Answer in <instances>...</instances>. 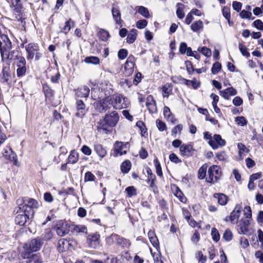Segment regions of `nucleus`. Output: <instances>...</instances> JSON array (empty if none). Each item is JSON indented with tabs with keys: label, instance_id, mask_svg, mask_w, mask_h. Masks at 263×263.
<instances>
[{
	"label": "nucleus",
	"instance_id": "nucleus-16",
	"mask_svg": "<svg viewBox=\"0 0 263 263\" xmlns=\"http://www.w3.org/2000/svg\"><path fill=\"white\" fill-rule=\"evenodd\" d=\"M77 112L76 116L79 118H83L87 112L86 105L81 100H77L76 102Z\"/></svg>",
	"mask_w": 263,
	"mask_h": 263
},
{
	"label": "nucleus",
	"instance_id": "nucleus-31",
	"mask_svg": "<svg viewBox=\"0 0 263 263\" xmlns=\"http://www.w3.org/2000/svg\"><path fill=\"white\" fill-rule=\"evenodd\" d=\"M208 165L205 163L203 164L198 171V179L202 180L205 178L206 171H207Z\"/></svg>",
	"mask_w": 263,
	"mask_h": 263
},
{
	"label": "nucleus",
	"instance_id": "nucleus-48",
	"mask_svg": "<svg viewBox=\"0 0 263 263\" xmlns=\"http://www.w3.org/2000/svg\"><path fill=\"white\" fill-rule=\"evenodd\" d=\"M146 171L147 174V179L146 180V182L149 183L150 181H153L154 180L156 179V176L153 173L151 169L149 167H147L146 168Z\"/></svg>",
	"mask_w": 263,
	"mask_h": 263
},
{
	"label": "nucleus",
	"instance_id": "nucleus-34",
	"mask_svg": "<svg viewBox=\"0 0 263 263\" xmlns=\"http://www.w3.org/2000/svg\"><path fill=\"white\" fill-rule=\"evenodd\" d=\"M98 35L100 40L106 41L110 37V34L107 30L101 29L98 33Z\"/></svg>",
	"mask_w": 263,
	"mask_h": 263
},
{
	"label": "nucleus",
	"instance_id": "nucleus-27",
	"mask_svg": "<svg viewBox=\"0 0 263 263\" xmlns=\"http://www.w3.org/2000/svg\"><path fill=\"white\" fill-rule=\"evenodd\" d=\"M21 1L22 0H13L12 2V5L14 7V12L17 15H20L23 8Z\"/></svg>",
	"mask_w": 263,
	"mask_h": 263
},
{
	"label": "nucleus",
	"instance_id": "nucleus-36",
	"mask_svg": "<svg viewBox=\"0 0 263 263\" xmlns=\"http://www.w3.org/2000/svg\"><path fill=\"white\" fill-rule=\"evenodd\" d=\"M138 12L145 18H148L150 17V14L148 9L144 6H140L137 7Z\"/></svg>",
	"mask_w": 263,
	"mask_h": 263
},
{
	"label": "nucleus",
	"instance_id": "nucleus-18",
	"mask_svg": "<svg viewBox=\"0 0 263 263\" xmlns=\"http://www.w3.org/2000/svg\"><path fill=\"white\" fill-rule=\"evenodd\" d=\"M21 256L24 259H26V263H42L41 257L37 254H34L33 252L30 253L25 257L24 253H21Z\"/></svg>",
	"mask_w": 263,
	"mask_h": 263
},
{
	"label": "nucleus",
	"instance_id": "nucleus-1",
	"mask_svg": "<svg viewBox=\"0 0 263 263\" xmlns=\"http://www.w3.org/2000/svg\"><path fill=\"white\" fill-rule=\"evenodd\" d=\"M120 116L116 111H112L106 114L102 119H101L97 125L98 132L103 131L105 134L111 132V128L116 126L119 121Z\"/></svg>",
	"mask_w": 263,
	"mask_h": 263
},
{
	"label": "nucleus",
	"instance_id": "nucleus-28",
	"mask_svg": "<svg viewBox=\"0 0 263 263\" xmlns=\"http://www.w3.org/2000/svg\"><path fill=\"white\" fill-rule=\"evenodd\" d=\"M19 208L24 212V214L27 215L29 218H30V216L32 217L33 216V208L21 205V206H19Z\"/></svg>",
	"mask_w": 263,
	"mask_h": 263
},
{
	"label": "nucleus",
	"instance_id": "nucleus-4",
	"mask_svg": "<svg viewBox=\"0 0 263 263\" xmlns=\"http://www.w3.org/2000/svg\"><path fill=\"white\" fill-rule=\"evenodd\" d=\"M0 52L2 60L5 59L12 60V52H10L11 49V42L6 35H2L0 36ZM14 53V51H13Z\"/></svg>",
	"mask_w": 263,
	"mask_h": 263
},
{
	"label": "nucleus",
	"instance_id": "nucleus-11",
	"mask_svg": "<svg viewBox=\"0 0 263 263\" xmlns=\"http://www.w3.org/2000/svg\"><path fill=\"white\" fill-rule=\"evenodd\" d=\"M3 156L5 159L12 162L15 165H17V155L10 147H7L4 150Z\"/></svg>",
	"mask_w": 263,
	"mask_h": 263
},
{
	"label": "nucleus",
	"instance_id": "nucleus-14",
	"mask_svg": "<svg viewBox=\"0 0 263 263\" xmlns=\"http://www.w3.org/2000/svg\"><path fill=\"white\" fill-rule=\"evenodd\" d=\"M100 235L98 233L88 235L87 237V243L89 247L97 248L99 245Z\"/></svg>",
	"mask_w": 263,
	"mask_h": 263
},
{
	"label": "nucleus",
	"instance_id": "nucleus-25",
	"mask_svg": "<svg viewBox=\"0 0 263 263\" xmlns=\"http://www.w3.org/2000/svg\"><path fill=\"white\" fill-rule=\"evenodd\" d=\"M29 219V218L24 214L17 215L15 218V222L16 224L20 226H24L27 222V220Z\"/></svg>",
	"mask_w": 263,
	"mask_h": 263
},
{
	"label": "nucleus",
	"instance_id": "nucleus-15",
	"mask_svg": "<svg viewBox=\"0 0 263 263\" xmlns=\"http://www.w3.org/2000/svg\"><path fill=\"white\" fill-rule=\"evenodd\" d=\"M111 13L116 25L122 27L123 21L121 20V13L119 7L113 6L111 8Z\"/></svg>",
	"mask_w": 263,
	"mask_h": 263
},
{
	"label": "nucleus",
	"instance_id": "nucleus-23",
	"mask_svg": "<svg viewBox=\"0 0 263 263\" xmlns=\"http://www.w3.org/2000/svg\"><path fill=\"white\" fill-rule=\"evenodd\" d=\"M241 213V206L237 204L236 205L235 209L231 213L230 215V221L233 222L235 220H236V222L238 221V218L240 217Z\"/></svg>",
	"mask_w": 263,
	"mask_h": 263
},
{
	"label": "nucleus",
	"instance_id": "nucleus-33",
	"mask_svg": "<svg viewBox=\"0 0 263 263\" xmlns=\"http://www.w3.org/2000/svg\"><path fill=\"white\" fill-rule=\"evenodd\" d=\"M176 15L177 17L179 19H182L185 15V14L183 12V8L184 7V5L182 3H178L176 5Z\"/></svg>",
	"mask_w": 263,
	"mask_h": 263
},
{
	"label": "nucleus",
	"instance_id": "nucleus-24",
	"mask_svg": "<svg viewBox=\"0 0 263 263\" xmlns=\"http://www.w3.org/2000/svg\"><path fill=\"white\" fill-rule=\"evenodd\" d=\"M213 197L216 199L218 203L221 205H224L228 202V197L223 193H215Z\"/></svg>",
	"mask_w": 263,
	"mask_h": 263
},
{
	"label": "nucleus",
	"instance_id": "nucleus-32",
	"mask_svg": "<svg viewBox=\"0 0 263 263\" xmlns=\"http://www.w3.org/2000/svg\"><path fill=\"white\" fill-rule=\"evenodd\" d=\"M132 166L131 162L129 160H125L123 161L121 166V171L122 173L126 174L130 171Z\"/></svg>",
	"mask_w": 263,
	"mask_h": 263
},
{
	"label": "nucleus",
	"instance_id": "nucleus-17",
	"mask_svg": "<svg viewBox=\"0 0 263 263\" xmlns=\"http://www.w3.org/2000/svg\"><path fill=\"white\" fill-rule=\"evenodd\" d=\"M146 106L151 114H155L157 112L156 103L152 95H148L146 98Z\"/></svg>",
	"mask_w": 263,
	"mask_h": 263
},
{
	"label": "nucleus",
	"instance_id": "nucleus-64",
	"mask_svg": "<svg viewBox=\"0 0 263 263\" xmlns=\"http://www.w3.org/2000/svg\"><path fill=\"white\" fill-rule=\"evenodd\" d=\"M96 177L95 175L90 172H87L85 175L84 180L85 181H93Z\"/></svg>",
	"mask_w": 263,
	"mask_h": 263
},
{
	"label": "nucleus",
	"instance_id": "nucleus-58",
	"mask_svg": "<svg viewBox=\"0 0 263 263\" xmlns=\"http://www.w3.org/2000/svg\"><path fill=\"white\" fill-rule=\"evenodd\" d=\"M128 54V51L126 49H121L118 52V58L120 60L125 59Z\"/></svg>",
	"mask_w": 263,
	"mask_h": 263
},
{
	"label": "nucleus",
	"instance_id": "nucleus-45",
	"mask_svg": "<svg viewBox=\"0 0 263 263\" xmlns=\"http://www.w3.org/2000/svg\"><path fill=\"white\" fill-rule=\"evenodd\" d=\"M71 24L72 26L73 27L74 23V22L72 21V20L70 18L68 21L65 22V26L63 28V32H64L65 33H68L71 29Z\"/></svg>",
	"mask_w": 263,
	"mask_h": 263
},
{
	"label": "nucleus",
	"instance_id": "nucleus-53",
	"mask_svg": "<svg viewBox=\"0 0 263 263\" xmlns=\"http://www.w3.org/2000/svg\"><path fill=\"white\" fill-rule=\"evenodd\" d=\"M18 68L16 70V74L18 77H22L25 75L26 72V66H22L18 65Z\"/></svg>",
	"mask_w": 263,
	"mask_h": 263
},
{
	"label": "nucleus",
	"instance_id": "nucleus-38",
	"mask_svg": "<svg viewBox=\"0 0 263 263\" xmlns=\"http://www.w3.org/2000/svg\"><path fill=\"white\" fill-rule=\"evenodd\" d=\"M84 62L88 64L98 65L100 63V59L97 57L89 56L85 58Z\"/></svg>",
	"mask_w": 263,
	"mask_h": 263
},
{
	"label": "nucleus",
	"instance_id": "nucleus-7",
	"mask_svg": "<svg viewBox=\"0 0 263 263\" xmlns=\"http://www.w3.org/2000/svg\"><path fill=\"white\" fill-rule=\"evenodd\" d=\"M71 224L66 221L60 220L57 222L54 229L57 235L62 237L67 234L70 231H72Z\"/></svg>",
	"mask_w": 263,
	"mask_h": 263
},
{
	"label": "nucleus",
	"instance_id": "nucleus-26",
	"mask_svg": "<svg viewBox=\"0 0 263 263\" xmlns=\"http://www.w3.org/2000/svg\"><path fill=\"white\" fill-rule=\"evenodd\" d=\"M175 190L174 195L182 203H185L187 199L183 194L180 189L176 185H174Z\"/></svg>",
	"mask_w": 263,
	"mask_h": 263
},
{
	"label": "nucleus",
	"instance_id": "nucleus-54",
	"mask_svg": "<svg viewBox=\"0 0 263 263\" xmlns=\"http://www.w3.org/2000/svg\"><path fill=\"white\" fill-rule=\"evenodd\" d=\"M196 257L200 263H205L207 259L206 256L203 255L201 251H198L196 254Z\"/></svg>",
	"mask_w": 263,
	"mask_h": 263
},
{
	"label": "nucleus",
	"instance_id": "nucleus-51",
	"mask_svg": "<svg viewBox=\"0 0 263 263\" xmlns=\"http://www.w3.org/2000/svg\"><path fill=\"white\" fill-rule=\"evenodd\" d=\"M235 122L240 126H243L248 123V121L243 116H239L235 118Z\"/></svg>",
	"mask_w": 263,
	"mask_h": 263
},
{
	"label": "nucleus",
	"instance_id": "nucleus-42",
	"mask_svg": "<svg viewBox=\"0 0 263 263\" xmlns=\"http://www.w3.org/2000/svg\"><path fill=\"white\" fill-rule=\"evenodd\" d=\"M123 143L122 142L116 141L114 145V152L115 156H118L120 153L122 151Z\"/></svg>",
	"mask_w": 263,
	"mask_h": 263
},
{
	"label": "nucleus",
	"instance_id": "nucleus-21",
	"mask_svg": "<svg viewBox=\"0 0 263 263\" xmlns=\"http://www.w3.org/2000/svg\"><path fill=\"white\" fill-rule=\"evenodd\" d=\"M89 87L87 86H83L76 90V95L78 97L87 98L89 96Z\"/></svg>",
	"mask_w": 263,
	"mask_h": 263
},
{
	"label": "nucleus",
	"instance_id": "nucleus-43",
	"mask_svg": "<svg viewBox=\"0 0 263 263\" xmlns=\"http://www.w3.org/2000/svg\"><path fill=\"white\" fill-rule=\"evenodd\" d=\"M239 49L243 56L248 58L250 56V53L248 51L247 48L244 46L242 43H239L238 44Z\"/></svg>",
	"mask_w": 263,
	"mask_h": 263
},
{
	"label": "nucleus",
	"instance_id": "nucleus-40",
	"mask_svg": "<svg viewBox=\"0 0 263 263\" xmlns=\"http://www.w3.org/2000/svg\"><path fill=\"white\" fill-rule=\"evenodd\" d=\"M72 231L77 233H87V228L85 226L82 225H74L71 224Z\"/></svg>",
	"mask_w": 263,
	"mask_h": 263
},
{
	"label": "nucleus",
	"instance_id": "nucleus-2",
	"mask_svg": "<svg viewBox=\"0 0 263 263\" xmlns=\"http://www.w3.org/2000/svg\"><path fill=\"white\" fill-rule=\"evenodd\" d=\"M110 87L111 85L109 84V85H106V90L103 87L99 89V91L101 90L100 93H104L105 97L94 103L95 109L100 113L105 112L110 108L111 105H113V99L110 96L112 90Z\"/></svg>",
	"mask_w": 263,
	"mask_h": 263
},
{
	"label": "nucleus",
	"instance_id": "nucleus-47",
	"mask_svg": "<svg viewBox=\"0 0 263 263\" xmlns=\"http://www.w3.org/2000/svg\"><path fill=\"white\" fill-rule=\"evenodd\" d=\"M154 163L155 164L156 173L158 176L161 177L163 175V173L161 170V166L158 160L156 158L154 160Z\"/></svg>",
	"mask_w": 263,
	"mask_h": 263
},
{
	"label": "nucleus",
	"instance_id": "nucleus-39",
	"mask_svg": "<svg viewBox=\"0 0 263 263\" xmlns=\"http://www.w3.org/2000/svg\"><path fill=\"white\" fill-rule=\"evenodd\" d=\"M135 64H132L126 62L124 65V69L125 71V74L126 76H130L134 71V67Z\"/></svg>",
	"mask_w": 263,
	"mask_h": 263
},
{
	"label": "nucleus",
	"instance_id": "nucleus-37",
	"mask_svg": "<svg viewBox=\"0 0 263 263\" xmlns=\"http://www.w3.org/2000/svg\"><path fill=\"white\" fill-rule=\"evenodd\" d=\"M78 160V154L73 150L70 152V154L68 158V162L69 163H76Z\"/></svg>",
	"mask_w": 263,
	"mask_h": 263
},
{
	"label": "nucleus",
	"instance_id": "nucleus-3",
	"mask_svg": "<svg viewBox=\"0 0 263 263\" xmlns=\"http://www.w3.org/2000/svg\"><path fill=\"white\" fill-rule=\"evenodd\" d=\"M43 239L40 237L30 239L23 246V250L21 253H24V255L26 256L30 254L31 252L39 251L43 245Z\"/></svg>",
	"mask_w": 263,
	"mask_h": 263
},
{
	"label": "nucleus",
	"instance_id": "nucleus-59",
	"mask_svg": "<svg viewBox=\"0 0 263 263\" xmlns=\"http://www.w3.org/2000/svg\"><path fill=\"white\" fill-rule=\"evenodd\" d=\"M187 215L185 218L187 220L188 223L193 228H195L198 225V223L194 219L190 218L191 215L189 213H187Z\"/></svg>",
	"mask_w": 263,
	"mask_h": 263
},
{
	"label": "nucleus",
	"instance_id": "nucleus-49",
	"mask_svg": "<svg viewBox=\"0 0 263 263\" xmlns=\"http://www.w3.org/2000/svg\"><path fill=\"white\" fill-rule=\"evenodd\" d=\"M198 51L207 57H211L212 54L211 50L206 47H199L198 48Z\"/></svg>",
	"mask_w": 263,
	"mask_h": 263
},
{
	"label": "nucleus",
	"instance_id": "nucleus-55",
	"mask_svg": "<svg viewBox=\"0 0 263 263\" xmlns=\"http://www.w3.org/2000/svg\"><path fill=\"white\" fill-rule=\"evenodd\" d=\"M237 147L239 149V155L241 156L244 153H248L249 149H247L245 144L242 143H238L237 144Z\"/></svg>",
	"mask_w": 263,
	"mask_h": 263
},
{
	"label": "nucleus",
	"instance_id": "nucleus-22",
	"mask_svg": "<svg viewBox=\"0 0 263 263\" xmlns=\"http://www.w3.org/2000/svg\"><path fill=\"white\" fill-rule=\"evenodd\" d=\"M43 91L46 99L50 101L52 100L54 95V91L51 89L48 84H44L43 85Z\"/></svg>",
	"mask_w": 263,
	"mask_h": 263
},
{
	"label": "nucleus",
	"instance_id": "nucleus-30",
	"mask_svg": "<svg viewBox=\"0 0 263 263\" xmlns=\"http://www.w3.org/2000/svg\"><path fill=\"white\" fill-rule=\"evenodd\" d=\"M137 30L134 29H132L130 31V33L128 34L126 38V42L128 44L133 43L137 39Z\"/></svg>",
	"mask_w": 263,
	"mask_h": 263
},
{
	"label": "nucleus",
	"instance_id": "nucleus-9",
	"mask_svg": "<svg viewBox=\"0 0 263 263\" xmlns=\"http://www.w3.org/2000/svg\"><path fill=\"white\" fill-rule=\"evenodd\" d=\"M0 82L6 84L9 87L11 85L12 83V74L9 66H4L3 67Z\"/></svg>",
	"mask_w": 263,
	"mask_h": 263
},
{
	"label": "nucleus",
	"instance_id": "nucleus-6",
	"mask_svg": "<svg viewBox=\"0 0 263 263\" xmlns=\"http://www.w3.org/2000/svg\"><path fill=\"white\" fill-rule=\"evenodd\" d=\"M107 242L110 245L115 243L122 249L128 248L130 246V242L128 239L115 233L111 234L107 238Z\"/></svg>",
	"mask_w": 263,
	"mask_h": 263
},
{
	"label": "nucleus",
	"instance_id": "nucleus-41",
	"mask_svg": "<svg viewBox=\"0 0 263 263\" xmlns=\"http://www.w3.org/2000/svg\"><path fill=\"white\" fill-rule=\"evenodd\" d=\"M52 236V231L50 229H48L45 230L44 233L40 237L43 239L44 242V240L48 241L51 239Z\"/></svg>",
	"mask_w": 263,
	"mask_h": 263
},
{
	"label": "nucleus",
	"instance_id": "nucleus-13",
	"mask_svg": "<svg viewBox=\"0 0 263 263\" xmlns=\"http://www.w3.org/2000/svg\"><path fill=\"white\" fill-rule=\"evenodd\" d=\"M250 225L249 219L241 218L238 225V232L240 234L247 235L249 231V227Z\"/></svg>",
	"mask_w": 263,
	"mask_h": 263
},
{
	"label": "nucleus",
	"instance_id": "nucleus-46",
	"mask_svg": "<svg viewBox=\"0 0 263 263\" xmlns=\"http://www.w3.org/2000/svg\"><path fill=\"white\" fill-rule=\"evenodd\" d=\"M221 69V64L218 62H215L213 64L212 67L211 68L212 73L214 74H217L220 71Z\"/></svg>",
	"mask_w": 263,
	"mask_h": 263
},
{
	"label": "nucleus",
	"instance_id": "nucleus-29",
	"mask_svg": "<svg viewBox=\"0 0 263 263\" xmlns=\"http://www.w3.org/2000/svg\"><path fill=\"white\" fill-rule=\"evenodd\" d=\"M95 151L101 158L104 157L107 153L106 149L100 144L95 145Z\"/></svg>",
	"mask_w": 263,
	"mask_h": 263
},
{
	"label": "nucleus",
	"instance_id": "nucleus-63",
	"mask_svg": "<svg viewBox=\"0 0 263 263\" xmlns=\"http://www.w3.org/2000/svg\"><path fill=\"white\" fill-rule=\"evenodd\" d=\"M147 25V21L146 20H140L137 21L136 26L138 29L144 28Z\"/></svg>",
	"mask_w": 263,
	"mask_h": 263
},
{
	"label": "nucleus",
	"instance_id": "nucleus-57",
	"mask_svg": "<svg viewBox=\"0 0 263 263\" xmlns=\"http://www.w3.org/2000/svg\"><path fill=\"white\" fill-rule=\"evenodd\" d=\"M183 129V126L181 124H178L175 126L172 130V136L174 137H176L178 133H180Z\"/></svg>",
	"mask_w": 263,
	"mask_h": 263
},
{
	"label": "nucleus",
	"instance_id": "nucleus-61",
	"mask_svg": "<svg viewBox=\"0 0 263 263\" xmlns=\"http://www.w3.org/2000/svg\"><path fill=\"white\" fill-rule=\"evenodd\" d=\"M244 215L245 217H243L242 218L248 219L250 220L252 219V211L250 206H248L245 207Z\"/></svg>",
	"mask_w": 263,
	"mask_h": 263
},
{
	"label": "nucleus",
	"instance_id": "nucleus-60",
	"mask_svg": "<svg viewBox=\"0 0 263 263\" xmlns=\"http://www.w3.org/2000/svg\"><path fill=\"white\" fill-rule=\"evenodd\" d=\"M157 127L160 132H163L166 129V126L164 122L159 119L156 121Z\"/></svg>",
	"mask_w": 263,
	"mask_h": 263
},
{
	"label": "nucleus",
	"instance_id": "nucleus-56",
	"mask_svg": "<svg viewBox=\"0 0 263 263\" xmlns=\"http://www.w3.org/2000/svg\"><path fill=\"white\" fill-rule=\"evenodd\" d=\"M125 191L127 193V196L129 197L135 196L137 194L136 189L133 186H130L126 188Z\"/></svg>",
	"mask_w": 263,
	"mask_h": 263
},
{
	"label": "nucleus",
	"instance_id": "nucleus-35",
	"mask_svg": "<svg viewBox=\"0 0 263 263\" xmlns=\"http://www.w3.org/2000/svg\"><path fill=\"white\" fill-rule=\"evenodd\" d=\"M203 27V22L201 20L194 22L191 25V28L193 31L198 32Z\"/></svg>",
	"mask_w": 263,
	"mask_h": 263
},
{
	"label": "nucleus",
	"instance_id": "nucleus-8",
	"mask_svg": "<svg viewBox=\"0 0 263 263\" xmlns=\"http://www.w3.org/2000/svg\"><path fill=\"white\" fill-rule=\"evenodd\" d=\"M27 52V58L28 60L32 59L35 55L36 61L39 60L42 56V54L39 52V46L37 44L29 43L25 46Z\"/></svg>",
	"mask_w": 263,
	"mask_h": 263
},
{
	"label": "nucleus",
	"instance_id": "nucleus-19",
	"mask_svg": "<svg viewBox=\"0 0 263 263\" xmlns=\"http://www.w3.org/2000/svg\"><path fill=\"white\" fill-rule=\"evenodd\" d=\"M194 149L192 144H182L180 147V154L186 157L192 156L194 153Z\"/></svg>",
	"mask_w": 263,
	"mask_h": 263
},
{
	"label": "nucleus",
	"instance_id": "nucleus-44",
	"mask_svg": "<svg viewBox=\"0 0 263 263\" xmlns=\"http://www.w3.org/2000/svg\"><path fill=\"white\" fill-rule=\"evenodd\" d=\"M239 15L241 18H248L251 19L252 20H254L255 18L254 17H252V14L251 12L249 11H247L246 10H242L240 14Z\"/></svg>",
	"mask_w": 263,
	"mask_h": 263
},
{
	"label": "nucleus",
	"instance_id": "nucleus-52",
	"mask_svg": "<svg viewBox=\"0 0 263 263\" xmlns=\"http://www.w3.org/2000/svg\"><path fill=\"white\" fill-rule=\"evenodd\" d=\"M223 16L228 20L229 24H230L231 14L230 9L228 7H224L222 9Z\"/></svg>",
	"mask_w": 263,
	"mask_h": 263
},
{
	"label": "nucleus",
	"instance_id": "nucleus-12",
	"mask_svg": "<svg viewBox=\"0 0 263 263\" xmlns=\"http://www.w3.org/2000/svg\"><path fill=\"white\" fill-rule=\"evenodd\" d=\"M17 204L19 206H21V205H22L30 206L33 208H37L38 206V202L36 200L27 197L17 199Z\"/></svg>",
	"mask_w": 263,
	"mask_h": 263
},
{
	"label": "nucleus",
	"instance_id": "nucleus-5",
	"mask_svg": "<svg viewBox=\"0 0 263 263\" xmlns=\"http://www.w3.org/2000/svg\"><path fill=\"white\" fill-rule=\"evenodd\" d=\"M208 177L206 178L207 182L214 184L218 181L222 175L221 168L216 165L210 166L208 171Z\"/></svg>",
	"mask_w": 263,
	"mask_h": 263
},
{
	"label": "nucleus",
	"instance_id": "nucleus-50",
	"mask_svg": "<svg viewBox=\"0 0 263 263\" xmlns=\"http://www.w3.org/2000/svg\"><path fill=\"white\" fill-rule=\"evenodd\" d=\"M211 235L213 241L217 242L220 239V234L218 231L215 228H213L211 230Z\"/></svg>",
	"mask_w": 263,
	"mask_h": 263
},
{
	"label": "nucleus",
	"instance_id": "nucleus-20",
	"mask_svg": "<svg viewBox=\"0 0 263 263\" xmlns=\"http://www.w3.org/2000/svg\"><path fill=\"white\" fill-rule=\"evenodd\" d=\"M112 99H113V106L114 108L115 109H121L123 108V106L122 104V100L124 101L125 98H123L121 95H117L115 96H111Z\"/></svg>",
	"mask_w": 263,
	"mask_h": 263
},
{
	"label": "nucleus",
	"instance_id": "nucleus-10",
	"mask_svg": "<svg viewBox=\"0 0 263 263\" xmlns=\"http://www.w3.org/2000/svg\"><path fill=\"white\" fill-rule=\"evenodd\" d=\"M209 144L215 149L219 147H222L226 145V141L222 139L221 136L219 134H215L214 135L213 140L209 141Z\"/></svg>",
	"mask_w": 263,
	"mask_h": 263
},
{
	"label": "nucleus",
	"instance_id": "nucleus-62",
	"mask_svg": "<svg viewBox=\"0 0 263 263\" xmlns=\"http://www.w3.org/2000/svg\"><path fill=\"white\" fill-rule=\"evenodd\" d=\"M252 26L259 30H263V22L260 20H256L254 21Z\"/></svg>",
	"mask_w": 263,
	"mask_h": 263
}]
</instances>
